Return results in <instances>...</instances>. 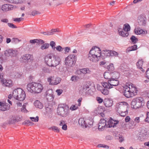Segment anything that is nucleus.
Returning a JSON list of instances; mask_svg holds the SVG:
<instances>
[{"mask_svg": "<svg viewBox=\"0 0 149 149\" xmlns=\"http://www.w3.org/2000/svg\"><path fill=\"white\" fill-rule=\"evenodd\" d=\"M101 55V51L100 48L94 46L89 51L88 54V58L91 62L96 63L99 61Z\"/></svg>", "mask_w": 149, "mask_h": 149, "instance_id": "f257e3e1", "label": "nucleus"}, {"mask_svg": "<svg viewBox=\"0 0 149 149\" xmlns=\"http://www.w3.org/2000/svg\"><path fill=\"white\" fill-rule=\"evenodd\" d=\"M45 61L48 66L55 67L60 63L61 59L58 56L48 54L45 56Z\"/></svg>", "mask_w": 149, "mask_h": 149, "instance_id": "f03ea898", "label": "nucleus"}, {"mask_svg": "<svg viewBox=\"0 0 149 149\" xmlns=\"http://www.w3.org/2000/svg\"><path fill=\"white\" fill-rule=\"evenodd\" d=\"M27 89L31 93H38L42 91L43 87L40 83L32 82L28 84Z\"/></svg>", "mask_w": 149, "mask_h": 149, "instance_id": "7ed1b4c3", "label": "nucleus"}, {"mask_svg": "<svg viewBox=\"0 0 149 149\" xmlns=\"http://www.w3.org/2000/svg\"><path fill=\"white\" fill-rule=\"evenodd\" d=\"M128 106V105L126 102H121L116 104V109L121 116H125L128 113L127 110Z\"/></svg>", "mask_w": 149, "mask_h": 149, "instance_id": "20e7f679", "label": "nucleus"}, {"mask_svg": "<svg viewBox=\"0 0 149 149\" xmlns=\"http://www.w3.org/2000/svg\"><path fill=\"white\" fill-rule=\"evenodd\" d=\"M145 104L144 100L142 97H138L133 99L131 103V107L136 109L142 108Z\"/></svg>", "mask_w": 149, "mask_h": 149, "instance_id": "39448f33", "label": "nucleus"}, {"mask_svg": "<svg viewBox=\"0 0 149 149\" xmlns=\"http://www.w3.org/2000/svg\"><path fill=\"white\" fill-rule=\"evenodd\" d=\"M13 96L16 100L22 101L25 98L26 94L24 91L22 89L19 88L13 91Z\"/></svg>", "mask_w": 149, "mask_h": 149, "instance_id": "423d86ee", "label": "nucleus"}, {"mask_svg": "<svg viewBox=\"0 0 149 149\" xmlns=\"http://www.w3.org/2000/svg\"><path fill=\"white\" fill-rule=\"evenodd\" d=\"M119 82L117 79L112 78L108 80L107 82H102V86L105 88L110 89L113 88V86H117Z\"/></svg>", "mask_w": 149, "mask_h": 149, "instance_id": "0eeeda50", "label": "nucleus"}, {"mask_svg": "<svg viewBox=\"0 0 149 149\" xmlns=\"http://www.w3.org/2000/svg\"><path fill=\"white\" fill-rule=\"evenodd\" d=\"M78 123L83 128H89L92 126L93 121L92 120H85L83 118H80L79 120Z\"/></svg>", "mask_w": 149, "mask_h": 149, "instance_id": "6e6552de", "label": "nucleus"}, {"mask_svg": "<svg viewBox=\"0 0 149 149\" xmlns=\"http://www.w3.org/2000/svg\"><path fill=\"white\" fill-rule=\"evenodd\" d=\"M58 114L62 117H66L69 114V110L64 105H59L57 109Z\"/></svg>", "mask_w": 149, "mask_h": 149, "instance_id": "1a4fd4ad", "label": "nucleus"}, {"mask_svg": "<svg viewBox=\"0 0 149 149\" xmlns=\"http://www.w3.org/2000/svg\"><path fill=\"white\" fill-rule=\"evenodd\" d=\"M61 79L54 76H50L47 78V81L51 85H56L59 84L61 81Z\"/></svg>", "mask_w": 149, "mask_h": 149, "instance_id": "9d476101", "label": "nucleus"}, {"mask_svg": "<svg viewBox=\"0 0 149 149\" xmlns=\"http://www.w3.org/2000/svg\"><path fill=\"white\" fill-rule=\"evenodd\" d=\"M74 55H70L67 57L65 59V64L67 67H72L74 64Z\"/></svg>", "mask_w": 149, "mask_h": 149, "instance_id": "9b49d317", "label": "nucleus"}, {"mask_svg": "<svg viewBox=\"0 0 149 149\" xmlns=\"http://www.w3.org/2000/svg\"><path fill=\"white\" fill-rule=\"evenodd\" d=\"M17 53V50L9 49L5 51L4 54L7 57H13L16 56Z\"/></svg>", "mask_w": 149, "mask_h": 149, "instance_id": "f8f14e48", "label": "nucleus"}, {"mask_svg": "<svg viewBox=\"0 0 149 149\" xmlns=\"http://www.w3.org/2000/svg\"><path fill=\"white\" fill-rule=\"evenodd\" d=\"M46 97L47 100L49 102L52 101L54 97L52 90V89L48 90L46 91Z\"/></svg>", "mask_w": 149, "mask_h": 149, "instance_id": "ddd939ff", "label": "nucleus"}, {"mask_svg": "<svg viewBox=\"0 0 149 149\" xmlns=\"http://www.w3.org/2000/svg\"><path fill=\"white\" fill-rule=\"evenodd\" d=\"M127 84L129 88H130V91L131 92V94H132V97L136 95L138 92V90L136 86L132 84L129 85Z\"/></svg>", "mask_w": 149, "mask_h": 149, "instance_id": "4468645a", "label": "nucleus"}, {"mask_svg": "<svg viewBox=\"0 0 149 149\" xmlns=\"http://www.w3.org/2000/svg\"><path fill=\"white\" fill-rule=\"evenodd\" d=\"M146 18L143 15H141L138 17V22L140 26H145L146 23Z\"/></svg>", "mask_w": 149, "mask_h": 149, "instance_id": "2eb2a0df", "label": "nucleus"}, {"mask_svg": "<svg viewBox=\"0 0 149 149\" xmlns=\"http://www.w3.org/2000/svg\"><path fill=\"white\" fill-rule=\"evenodd\" d=\"M123 90L124 91V95L127 97L129 98L132 97V96L130 92V88L128 86L126 85L123 87Z\"/></svg>", "mask_w": 149, "mask_h": 149, "instance_id": "dca6fc26", "label": "nucleus"}, {"mask_svg": "<svg viewBox=\"0 0 149 149\" xmlns=\"http://www.w3.org/2000/svg\"><path fill=\"white\" fill-rule=\"evenodd\" d=\"M106 120L104 119H101L98 125V128L99 130L102 131L105 127H107V124L106 123Z\"/></svg>", "mask_w": 149, "mask_h": 149, "instance_id": "f3484780", "label": "nucleus"}, {"mask_svg": "<svg viewBox=\"0 0 149 149\" xmlns=\"http://www.w3.org/2000/svg\"><path fill=\"white\" fill-rule=\"evenodd\" d=\"M119 122V121L117 120H113L111 118L108 122V124L107 125V127H114L116 126Z\"/></svg>", "mask_w": 149, "mask_h": 149, "instance_id": "a211bd4d", "label": "nucleus"}, {"mask_svg": "<svg viewBox=\"0 0 149 149\" xmlns=\"http://www.w3.org/2000/svg\"><path fill=\"white\" fill-rule=\"evenodd\" d=\"M113 101L112 99L107 98L105 99L103 101L104 105L107 107H109L113 105Z\"/></svg>", "mask_w": 149, "mask_h": 149, "instance_id": "6ab92c4d", "label": "nucleus"}, {"mask_svg": "<svg viewBox=\"0 0 149 149\" xmlns=\"http://www.w3.org/2000/svg\"><path fill=\"white\" fill-rule=\"evenodd\" d=\"M10 105L7 103L0 102V110L5 111L9 109Z\"/></svg>", "mask_w": 149, "mask_h": 149, "instance_id": "aec40b11", "label": "nucleus"}, {"mask_svg": "<svg viewBox=\"0 0 149 149\" xmlns=\"http://www.w3.org/2000/svg\"><path fill=\"white\" fill-rule=\"evenodd\" d=\"M13 8V6L11 5L5 4L2 6L1 9L3 11H7L12 10Z\"/></svg>", "mask_w": 149, "mask_h": 149, "instance_id": "412c9836", "label": "nucleus"}, {"mask_svg": "<svg viewBox=\"0 0 149 149\" xmlns=\"http://www.w3.org/2000/svg\"><path fill=\"white\" fill-rule=\"evenodd\" d=\"M118 31L119 35L123 37H127L129 35L128 33L126 32V31L123 30L122 28H118Z\"/></svg>", "mask_w": 149, "mask_h": 149, "instance_id": "4be33fe9", "label": "nucleus"}, {"mask_svg": "<svg viewBox=\"0 0 149 149\" xmlns=\"http://www.w3.org/2000/svg\"><path fill=\"white\" fill-rule=\"evenodd\" d=\"M91 72L90 70L88 68L80 69L77 70V72L78 74H80L81 73L84 74H89Z\"/></svg>", "mask_w": 149, "mask_h": 149, "instance_id": "5701e85b", "label": "nucleus"}, {"mask_svg": "<svg viewBox=\"0 0 149 149\" xmlns=\"http://www.w3.org/2000/svg\"><path fill=\"white\" fill-rule=\"evenodd\" d=\"M1 81L3 84L6 86L10 87L12 86V81L11 80L3 79Z\"/></svg>", "mask_w": 149, "mask_h": 149, "instance_id": "b1692460", "label": "nucleus"}, {"mask_svg": "<svg viewBox=\"0 0 149 149\" xmlns=\"http://www.w3.org/2000/svg\"><path fill=\"white\" fill-rule=\"evenodd\" d=\"M134 32L135 34L137 35L146 34L147 33L146 31L140 28L135 29H134Z\"/></svg>", "mask_w": 149, "mask_h": 149, "instance_id": "393cba45", "label": "nucleus"}, {"mask_svg": "<svg viewBox=\"0 0 149 149\" xmlns=\"http://www.w3.org/2000/svg\"><path fill=\"white\" fill-rule=\"evenodd\" d=\"M22 58L23 61L29 60L31 61L33 60V56L30 54H26L22 56Z\"/></svg>", "mask_w": 149, "mask_h": 149, "instance_id": "a878e982", "label": "nucleus"}, {"mask_svg": "<svg viewBox=\"0 0 149 149\" xmlns=\"http://www.w3.org/2000/svg\"><path fill=\"white\" fill-rule=\"evenodd\" d=\"M34 104L36 107L40 109H42L43 107V104L38 100H36L34 101Z\"/></svg>", "mask_w": 149, "mask_h": 149, "instance_id": "bb28decb", "label": "nucleus"}, {"mask_svg": "<svg viewBox=\"0 0 149 149\" xmlns=\"http://www.w3.org/2000/svg\"><path fill=\"white\" fill-rule=\"evenodd\" d=\"M102 56H111V50L107 49L103 50L102 51Z\"/></svg>", "mask_w": 149, "mask_h": 149, "instance_id": "cd10ccee", "label": "nucleus"}, {"mask_svg": "<svg viewBox=\"0 0 149 149\" xmlns=\"http://www.w3.org/2000/svg\"><path fill=\"white\" fill-rule=\"evenodd\" d=\"M137 45H136L129 47L126 49V52L128 53L132 51L135 50L137 49Z\"/></svg>", "mask_w": 149, "mask_h": 149, "instance_id": "c85d7f7f", "label": "nucleus"}, {"mask_svg": "<svg viewBox=\"0 0 149 149\" xmlns=\"http://www.w3.org/2000/svg\"><path fill=\"white\" fill-rule=\"evenodd\" d=\"M105 111L104 109L102 107H99L97 108L95 110V111H96V113L98 114H100L102 112H103Z\"/></svg>", "mask_w": 149, "mask_h": 149, "instance_id": "c756f323", "label": "nucleus"}, {"mask_svg": "<svg viewBox=\"0 0 149 149\" xmlns=\"http://www.w3.org/2000/svg\"><path fill=\"white\" fill-rule=\"evenodd\" d=\"M42 71L44 72L50 73L52 72V69L49 68L43 67L42 69Z\"/></svg>", "mask_w": 149, "mask_h": 149, "instance_id": "7c9ffc66", "label": "nucleus"}, {"mask_svg": "<svg viewBox=\"0 0 149 149\" xmlns=\"http://www.w3.org/2000/svg\"><path fill=\"white\" fill-rule=\"evenodd\" d=\"M104 76L105 79H110L111 78V73L105 72L104 73Z\"/></svg>", "mask_w": 149, "mask_h": 149, "instance_id": "2f4dec72", "label": "nucleus"}, {"mask_svg": "<svg viewBox=\"0 0 149 149\" xmlns=\"http://www.w3.org/2000/svg\"><path fill=\"white\" fill-rule=\"evenodd\" d=\"M111 77H113L114 79H117L119 77V74L118 72H114L111 73Z\"/></svg>", "mask_w": 149, "mask_h": 149, "instance_id": "473e14b6", "label": "nucleus"}, {"mask_svg": "<svg viewBox=\"0 0 149 149\" xmlns=\"http://www.w3.org/2000/svg\"><path fill=\"white\" fill-rule=\"evenodd\" d=\"M143 61L142 60H139L136 63V65L138 68L142 69V66L143 64Z\"/></svg>", "mask_w": 149, "mask_h": 149, "instance_id": "72a5a7b5", "label": "nucleus"}, {"mask_svg": "<svg viewBox=\"0 0 149 149\" xmlns=\"http://www.w3.org/2000/svg\"><path fill=\"white\" fill-rule=\"evenodd\" d=\"M130 27L129 24H125L124 25L123 29V30L126 31V32H128L130 30Z\"/></svg>", "mask_w": 149, "mask_h": 149, "instance_id": "f704fd0d", "label": "nucleus"}, {"mask_svg": "<svg viewBox=\"0 0 149 149\" xmlns=\"http://www.w3.org/2000/svg\"><path fill=\"white\" fill-rule=\"evenodd\" d=\"M49 130H52L56 132H59V130L58 128L55 126H53L49 128Z\"/></svg>", "mask_w": 149, "mask_h": 149, "instance_id": "c9c22d12", "label": "nucleus"}, {"mask_svg": "<svg viewBox=\"0 0 149 149\" xmlns=\"http://www.w3.org/2000/svg\"><path fill=\"white\" fill-rule=\"evenodd\" d=\"M107 68L110 71H113L114 69L113 65V63L109 64L107 66Z\"/></svg>", "mask_w": 149, "mask_h": 149, "instance_id": "e433bc0d", "label": "nucleus"}, {"mask_svg": "<svg viewBox=\"0 0 149 149\" xmlns=\"http://www.w3.org/2000/svg\"><path fill=\"white\" fill-rule=\"evenodd\" d=\"M27 104L26 103L24 104L22 106L21 109V111L24 113H27L28 111L26 109V106Z\"/></svg>", "mask_w": 149, "mask_h": 149, "instance_id": "4c0bfd02", "label": "nucleus"}, {"mask_svg": "<svg viewBox=\"0 0 149 149\" xmlns=\"http://www.w3.org/2000/svg\"><path fill=\"white\" fill-rule=\"evenodd\" d=\"M59 71L60 72H61L62 73H65L66 71V68L61 66L59 68Z\"/></svg>", "mask_w": 149, "mask_h": 149, "instance_id": "58836bf2", "label": "nucleus"}, {"mask_svg": "<svg viewBox=\"0 0 149 149\" xmlns=\"http://www.w3.org/2000/svg\"><path fill=\"white\" fill-rule=\"evenodd\" d=\"M102 93L105 95H107L109 93V91L107 89L103 88L101 92Z\"/></svg>", "mask_w": 149, "mask_h": 149, "instance_id": "ea45409f", "label": "nucleus"}, {"mask_svg": "<svg viewBox=\"0 0 149 149\" xmlns=\"http://www.w3.org/2000/svg\"><path fill=\"white\" fill-rule=\"evenodd\" d=\"M78 105L77 104L72 105L70 107V109L72 111L77 110L78 108Z\"/></svg>", "mask_w": 149, "mask_h": 149, "instance_id": "a19ab883", "label": "nucleus"}, {"mask_svg": "<svg viewBox=\"0 0 149 149\" xmlns=\"http://www.w3.org/2000/svg\"><path fill=\"white\" fill-rule=\"evenodd\" d=\"M130 40L134 43H135L138 41V39L133 36L131 37Z\"/></svg>", "mask_w": 149, "mask_h": 149, "instance_id": "79ce46f5", "label": "nucleus"}, {"mask_svg": "<svg viewBox=\"0 0 149 149\" xmlns=\"http://www.w3.org/2000/svg\"><path fill=\"white\" fill-rule=\"evenodd\" d=\"M49 45L48 43H45L42 45L41 47V48L42 49H46L48 48L49 47Z\"/></svg>", "mask_w": 149, "mask_h": 149, "instance_id": "37998d69", "label": "nucleus"}, {"mask_svg": "<svg viewBox=\"0 0 149 149\" xmlns=\"http://www.w3.org/2000/svg\"><path fill=\"white\" fill-rule=\"evenodd\" d=\"M30 118L33 121L35 122H38L39 120V117L37 116L35 118L34 117H30Z\"/></svg>", "mask_w": 149, "mask_h": 149, "instance_id": "c03bdc74", "label": "nucleus"}, {"mask_svg": "<svg viewBox=\"0 0 149 149\" xmlns=\"http://www.w3.org/2000/svg\"><path fill=\"white\" fill-rule=\"evenodd\" d=\"M58 31L56 29H52L50 31H49V33L48 34L50 35H52L54 34L55 32H58Z\"/></svg>", "mask_w": 149, "mask_h": 149, "instance_id": "a18cd8bd", "label": "nucleus"}, {"mask_svg": "<svg viewBox=\"0 0 149 149\" xmlns=\"http://www.w3.org/2000/svg\"><path fill=\"white\" fill-rule=\"evenodd\" d=\"M118 53L115 51L111 50V56H118Z\"/></svg>", "mask_w": 149, "mask_h": 149, "instance_id": "49530a36", "label": "nucleus"}, {"mask_svg": "<svg viewBox=\"0 0 149 149\" xmlns=\"http://www.w3.org/2000/svg\"><path fill=\"white\" fill-rule=\"evenodd\" d=\"M98 147L101 148L102 147L104 148H105L107 149H108L109 148V146L107 145L103 144H100L98 145L97 146Z\"/></svg>", "mask_w": 149, "mask_h": 149, "instance_id": "de8ad7c7", "label": "nucleus"}, {"mask_svg": "<svg viewBox=\"0 0 149 149\" xmlns=\"http://www.w3.org/2000/svg\"><path fill=\"white\" fill-rule=\"evenodd\" d=\"M78 77L77 76H72L71 77L70 80L73 81H76L77 80Z\"/></svg>", "mask_w": 149, "mask_h": 149, "instance_id": "09e8293b", "label": "nucleus"}, {"mask_svg": "<svg viewBox=\"0 0 149 149\" xmlns=\"http://www.w3.org/2000/svg\"><path fill=\"white\" fill-rule=\"evenodd\" d=\"M64 49L60 45L57 46L56 47V50L59 52H62Z\"/></svg>", "mask_w": 149, "mask_h": 149, "instance_id": "8fccbe9b", "label": "nucleus"}, {"mask_svg": "<svg viewBox=\"0 0 149 149\" xmlns=\"http://www.w3.org/2000/svg\"><path fill=\"white\" fill-rule=\"evenodd\" d=\"M22 75V73L21 72L16 73L15 74V77L16 78H20Z\"/></svg>", "mask_w": 149, "mask_h": 149, "instance_id": "3c124183", "label": "nucleus"}, {"mask_svg": "<svg viewBox=\"0 0 149 149\" xmlns=\"http://www.w3.org/2000/svg\"><path fill=\"white\" fill-rule=\"evenodd\" d=\"M140 117H136L134 119V121L135 123H136L138 124L140 122Z\"/></svg>", "mask_w": 149, "mask_h": 149, "instance_id": "603ef678", "label": "nucleus"}, {"mask_svg": "<svg viewBox=\"0 0 149 149\" xmlns=\"http://www.w3.org/2000/svg\"><path fill=\"white\" fill-rule=\"evenodd\" d=\"M20 40L17 38H14L12 40V42L15 43H17L19 42Z\"/></svg>", "mask_w": 149, "mask_h": 149, "instance_id": "864d4df0", "label": "nucleus"}, {"mask_svg": "<svg viewBox=\"0 0 149 149\" xmlns=\"http://www.w3.org/2000/svg\"><path fill=\"white\" fill-rule=\"evenodd\" d=\"M8 26L10 28H17V26H15L12 23H8L7 24Z\"/></svg>", "mask_w": 149, "mask_h": 149, "instance_id": "5fc2aeb1", "label": "nucleus"}, {"mask_svg": "<svg viewBox=\"0 0 149 149\" xmlns=\"http://www.w3.org/2000/svg\"><path fill=\"white\" fill-rule=\"evenodd\" d=\"M119 138L118 139L119 140L120 142H122L124 140V137L122 135H119Z\"/></svg>", "mask_w": 149, "mask_h": 149, "instance_id": "6e6d98bb", "label": "nucleus"}, {"mask_svg": "<svg viewBox=\"0 0 149 149\" xmlns=\"http://www.w3.org/2000/svg\"><path fill=\"white\" fill-rule=\"evenodd\" d=\"M106 139L107 140H111L113 139V137L110 135H107L106 137Z\"/></svg>", "mask_w": 149, "mask_h": 149, "instance_id": "4d7b16f0", "label": "nucleus"}, {"mask_svg": "<svg viewBox=\"0 0 149 149\" xmlns=\"http://www.w3.org/2000/svg\"><path fill=\"white\" fill-rule=\"evenodd\" d=\"M96 100L99 103H102L104 101V100H103L102 98L100 97H97Z\"/></svg>", "mask_w": 149, "mask_h": 149, "instance_id": "13d9d810", "label": "nucleus"}, {"mask_svg": "<svg viewBox=\"0 0 149 149\" xmlns=\"http://www.w3.org/2000/svg\"><path fill=\"white\" fill-rule=\"evenodd\" d=\"M147 117L145 120V121L147 123H149V112L147 113Z\"/></svg>", "mask_w": 149, "mask_h": 149, "instance_id": "bf43d9fd", "label": "nucleus"}, {"mask_svg": "<svg viewBox=\"0 0 149 149\" xmlns=\"http://www.w3.org/2000/svg\"><path fill=\"white\" fill-rule=\"evenodd\" d=\"M63 90L62 89H57L56 91V92L58 95H60L63 93Z\"/></svg>", "mask_w": 149, "mask_h": 149, "instance_id": "052dcab7", "label": "nucleus"}, {"mask_svg": "<svg viewBox=\"0 0 149 149\" xmlns=\"http://www.w3.org/2000/svg\"><path fill=\"white\" fill-rule=\"evenodd\" d=\"M22 19V18L21 17L20 18H15L13 19V21L15 22H19L21 21Z\"/></svg>", "mask_w": 149, "mask_h": 149, "instance_id": "680f3d73", "label": "nucleus"}, {"mask_svg": "<svg viewBox=\"0 0 149 149\" xmlns=\"http://www.w3.org/2000/svg\"><path fill=\"white\" fill-rule=\"evenodd\" d=\"M30 42L31 43H38V39H34V40H31L30 41Z\"/></svg>", "mask_w": 149, "mask_h": 149, "instance_id": "e2e57ef3", "label": "nucleus"}, {"mask_svg": "<svg viewBox=\"0 0 149 149\" xmlns=\"http://www.w3.org/2000/svg\"><path fill=\"white\" fill-rule=\"evenodd\" d=\"M131 120V118L129 116H127L125 118V121L126 123L129 122Z\"/></svg>", "mask_w": 149, "mask_h": 149, "instance_id": "0e129e2a", "label": "nucleus"}, {"mask_svg": "<svg viewBox=\"0 0 149 149\" xmlns=\"http://www.w3.org/2000/svg\"><path fill=\"white\" fill-rule=\"evenodd\" d=\"M62 129L64 130H66L67 129V126L66 124V123L64 125H63L62 126Z\"/></svg>", "mask_w": 149, "mask_h": 149, "instance_id": "69168bd1", "label": "nucleus"}, {"mask_svg": "<svg viewBox=\"0 0 149 149\" xmlns=\"http://www.w3.org/2000/svg\"><path fill=\"white\" fill-rule=\"evenodd\" d=\"M97 88L98 90L100 91L101 92V91L103 89L101 86L99 85H97Z\"/></svg>", "mask_w": 149, "mask_h": 149, "instance_id": "338daca9", "label": "nucleus"}, {"mask_svg": "<svg viewBox=\"0 0 149 149\" xmlns=\"http://www.w3.org/2000/svg\"><path fill=\"white\" fill-rule=\"evenodd\" d=\"M146 77L148 79H149V68L146 71Z\"/></svg>", "mask_w": 149, "mask_h": 149, "instance_id": "774afa93", "label": "nucleus"}]
</instances>
